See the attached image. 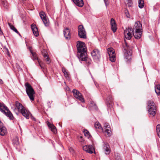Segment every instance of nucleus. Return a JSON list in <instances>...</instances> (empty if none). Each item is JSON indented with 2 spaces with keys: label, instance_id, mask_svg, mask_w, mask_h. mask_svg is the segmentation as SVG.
I'll use <instances>...</instances> for the list:
<instances>
[{
  "label": "nucleus",
  "instance_id": "nucleus-28",
  "mask_svg": "<svg viewBox=\"0 0 160 160\" xmlns=\"http://www.w3.org/2000/svg\"><path fill=\"white\" fill-rule=\"evenodd\" d=\"M155 91L156 93L158 95H160V85L158 84L155 87Z\"/></svg>",
  "mask_w": 160,
  "mask_h": 160
},
{
  "label": "nucleus",
  "instance_id": "nucleus-20",
  "mask_svg": "<svg viewBox=\"0 0 160 160\" xmlns=\"http://www.w3.org/2000/svg\"><path fill=\"white\" fill-rule=\"evenodd\" d=\"M142 31H134L133 32V35L134 38L137 39H139L141 37Z\"/></svg>",
  "mask_w": 160,
  "mask_h": 160
},
{
  "label": "nucleus",
  "instance_id": "nucleus-43",
  "mask_svg": "<svg viewBox=\"0 0 160 160\" xmlns=\"http://www.w3.org/2000/svg\"><path fill=\"white\" fill-rule=\"evenodd\" d=\"M104 1L106 6L107 7L109 4L108 0H104Z\"/></svg>",
  "mask_w": 160,
  "mask_h": 160
},
{
  "label": "nucleus",
  "instance_id": "nucleus-24",
  "mask_svg": "<svg viewBox=\"0 0 160 160\" xmlns=\"http://www.w3.org/2000/svg\"><path fill=\"white\" fill-rule=\"evenodd\" d=\"M15 105L19 111L21 112L22 110L25 108L18 101L15 102Z\"/></svg>",
  "mask_w": 160,
  "mask_h": 160
},
{
  "label": "nucleus",
  "instance_id": "nucleus-29",
  "mask_svg": "<svg viewBox=\"0 0 160 160\" xmlns=\"http://www.w3.org/2000/svg\"><path fill=\"white\" fill-rule=\"evenodd\" d=\"M94 127L96 128H98L101 131H102L103 128L98 122H96L94 124Z\"/></svg>",
  "mask_w": 160,
  "mask_h": 160
},
{
  "label": "nucleus",
  "instance_id": "nucleus-36",
  "mask_svg": "<svg viewBox=\"0 0 160 160\" xmlns=\"http://www.w3.org/2000/svg\"><path fill=\"white\" fill-rule=\"evenodd\" d=\"M84 61L86 62V63L87 64V65H89L91 64L92 62L91 59L88 57L85 59V60H84Z\"/></svg>",
  "mask_w": 160,
  "mask_h": 160
},
{
  "label": "nucleus",
  "instance_id": "nucleus-23",
  "mask_svg": "<svg viewBox=\"0 0 160 160\" xmlns=\"http://www.w3.org/2000/svg\"><path fill=\"white\" fill-rule=\"evenodd\" d=\"M42 54L45 58V60L46 61L47 63L48 64H49L50 62V58L48 57V54H47V52L45 50H43L42 51Z\"/></svg>",
  "mask_w": 160,
  "mask_h": 160
},
{
  "label": "nucleus",
  "instance_id": "nucleus-12",
  "mask_svg": "<svg viewBox=\"0 0 160 160\" xmlns=\"http://www.w3.org/2000/svg\"><path fill=\"white\" fill-rule=\"evenodd\" d=\"M132 29L133 32L134 31H142V25L140 22L139 21L136 22Z\"/></svg>",
  "mask_w": 160,
  "mask_h": 160
},
{
  "label": "nucleus",
  "instance_id": "nucleus-48",
  "mask_svg": "<svg viewBox=\"0 0 160 160\" xmlns=\"http://www.w3.org/2000/svg\"><path fill=\"white\" fill-rule=\"evenodd\" d=\"M58 124H59V125H60V123H59Z\"/></svg>",
  "mask_w": 160,
  "mask_h": 160
},
{
  "label": "nucleus",
  "instance_id": "nucleus-22",
  "mask_svg": "<svg viewBox=\"0 0 160 160\" xmlns=\"http://www.w3.org/2000/svg\"><path fill=\"white\" fill-rule=\"evenodd\" d=\"M42 54L45 58V60L46 61L47 63L48 64H49L50 62V58L48 57V54H47V52L45 50H43L42 51Z\"/></svg>",
  "mask_w": 160,
  "mask_h": 160
},
{
  "label": "nucleus",
  "instance_id": "nucleus-7",
  "mask_svg": "<svg viewBox=\"0 0 160 160\" xmlns=\"http://www.w3.org/2000/svg\"><path fill=\"white\" fill-rule=\"evenodd\" d=\"M133 32L132 28L131 27H128L124 30V33L125 37L128 40H130L132 37V33Z\"/></svg>",
  "mask_w": 160,
  "mask_h": 160
},
{
  "label": "nucleus",
  "instance_id": "nucleus-9",
  "mask_svg": "<svg viewBox=\"0 0 160 160\" xmlns=\"http://www.w3.org/2000/svg\"><path fill=\"white\" fill-rule=\"evenodd\" d=\"M83 149L86 152L90 154L95 153V149L91 145H86L84 146L83 147Z\"/></svg>",
  "mask_w": 160,
  "mask_h": 160
},
{
  "label": "nucleus",
  "instance_id": "nucleus-18",
  "mask_svg": "<svg viewBox=\"0 0 160 160\" xmlns=\"http://www.w3.org/2000/svg\"><path fill=\"white\" fill-rule=\"evenodd\" d=\"M103 128L105 129V132L107 133L108 136H110L111 135V129L108 124L107 123H105Z\"/></svg>",
  "mask_w": 160,
  "mask_h": 160
},
{
  "label": "nucleus",
  "instance_id": "nucleus-27",
  "mask_svg": "<svg viewBox=\"0 0 160 160\" xmlns=\"http://www.w3.org/2000/svg\"><path fill=\"white\" fill-rule=\"evenodd\" d=\"M48 126L51 128V131L54 133L56 134L57 133V131L56 128L53 124H52L48 122Z\"/></svg>",
  "mask_w": 160,
  "mask_h": 160
},
{
  "label": "nucleus",
  "instance_id": "nucleus-45",
  "mask_svg": "<svg viewBox=\"0 0 160 160\" xmlns=\"http://www.w3.org/2000/svg\"><path fill=\"white\" fill-rule=\"evenodd\" d=\"M32 118L33 120L34 121H36V119L32 117Z\"/></svg>",
  "mask_w": 160,
  "mask_h": 160
},
{
  "label": "nucleus",
  "instance_id": "nucleus-35",
  "mask_svg": "<svg viewBox=\"0 0 160 160\" xmlns=\"http://www.w3.org/2000/svg\"><path fill=\"white\" fill-rule=\"evenodd\" d=\"M156 131L158 136L160 138V124H158L156 127Z\"/></svg>",
  "mask_w": 160,
  "mask_h": 160
},
{
  "label": "nucleus",
  "instance_id": "nucleus-39",
  "mask_svg": "<svg viewBox=\"0 0 160 160\" xmlns=\"http://www.w3.org/2000/svg\"><path fill=\"white\" fill-rule=\"evenodd\" d=\"M128 2L127 5L129 7H131L132 5V0H127Z\"/></svg>",
  "mask_w": 160,
  "mask_h": 160
},
{
  "label": "nucleus",
  "instance_id": "nucleus-25",
  "mask_svg": "<svg viewBox=\"0 0 160 160\" xmlns=\"http://www.w3.org/2000/svg\"><path fill=\"white\" fill-rule=\"evenodd\" d=\"M73 2L77 6L82 7L84 4L83 0H72Z\"/></svg>",
  "mask_w": 160,
  "mask_h": 160
},
{
  "label": "nucleus",
  "instance_id": "nucleus-19",
  "mask_svg": "<svg viewBox=\"0 0 160 160\" xmlns=\"http://www.w3.org/2000/svg\"><path fill=\"white\" fill-rule=\"evenodd\" d=\"M110 24L112 30L114 32H115L117 29L116 24L114 19L112 18L111 19Z\"/></svg>",
  "mask_w": 160,
  "mask_h": 160
},
{
  "label": "nucleus",
  "instance_id": "nucleus-1",
  "mask_svg": "<svg viewBox=\"0 0 160 160\" xmlns=\"http://www.w3.org/2000/svg\"><path fill=\"white\" fill-rule=\"evenodd\" d=\"M132 47H129L126 42L122 44V50L127 62H129L132 59Z\"/></svg>",
  "mask_w": 160,
  "mask_h": 160
},
{
  "label": "nucleus",
  "instance_id": "nucleus-38",
  "mask_svg": "<svg viewBox=\"0 0 160 160\" xmlns=\"http://www.w3.org/2000/svg\"><path fill=\"white\" fill-rule=\"evenodd\" d=\"M13 143L14 144L18 145L19 144V142L18 138H15L13 140Z\"/></svg>",
  "mask_w": 160,
  "mask_h": 160
},
{
  "label": "nucleus",
  "instance_id": "nucleus-16",
  "mask_svg": "<svg viewBox=\"0 0 160 160\" xmlns=\"http://www.w3.org/2000/svg\"><path fill=\"white\" fill-rule=\"evenodd\" d=\"M63 34L64 37L66 39L69 40L71 38L70 32L69 29L66 28L63 31Z\"/></svg>",
  "mask_w": 160,
  "mask_h": 160
},
{
  "label": "nucleus",
  "instance_id": "nucleus-14",
  "mask_svg": "<svg viewBox=\"0 0 160 160\" xmlns=\"http://www.w3.org/2000/svg\"><path fill=\"white\" fill-rule=\"evenodd\" d=\"M30 52L32 54V58L33 60H37L38 61V64H39V66H40L42 68H44V65L43 64H41L40 63V61L39 59L37 57V56L36 55V54L35 52H33L31 50H30Z\"/></svg>",
  "mask_w": 160,
  "mask_h": 160
},
{
  "label": "nucleus",
  "instance_id": "nucleus-8",
  "mask_svg": "<svg viewBox=\"0 0 160 160\" xmlns=\"http://www.w3.org/2000/svg\"><path fill=\"white\" fill-rule=\"evenodd\" d=\"M74 96L77 99H79L80 101L82 102H84V100L83 98L82 94L78 90L74 89L72 91Z\"/></svg>",
  "mask_w": 160,
  "mask_h": 160
},
{
  "label": "nucleus",
  "instance_id": "nucleus-17",
  "mask_svg": "<svg viewBox=\"0 0 160 160\" xmlns=\"http://www.w3.org/2000/svg\"><path fill=\"white\" fill-rule=\"evenodd\" d=\"M78 57L80 61H84L87 57L86 56V51L78 52Z\"/></svg>",
  "mask_w": 160,
  "mask_h": 160
},
{
  "label": "nucleus",
  "instance_id": "nucleus-32",
  "mask_svg": "<svg viewBox=\"0 0 160 160\" xmlns=\"http://www.w3.org/2000/svg\"><path fill=\"white\" fill-rule=\"evenodd\" d=\"M115 53L109 55V59L110 61L112 62H114L116 60Z\"/></svg>",
  "mask_w": 160,
  "mask_h": 160
},
{
  "label": "nucleus",
  "instance_id": "nucleus-21",
  "mask_svg": "<svg viewBox=\"0 0 160 160\" xmlns=\"http://www.w3.org/2000/svg\"><path fill=\"white\" fill-rule=\"evenodd\" d=\"M31 28L33 31V33L34 35L37 37L39 35V33L37 28L36 27L35 24H32L31 26Z\"/></svg>",
  "mask_w": 160,
  "mask_h": 160
},
{
  "label": "nucleus",
  "instance_id": "nucleus-41",
  "mask_svg": "<svg viewBox=\"0 0 160 160\" xmlns=\"http://www.w3.org/2000/svg\"><path fill=\"white\" fill-rule=\"evenodd\" d=\"M90 106L91 107H93L94 108L96 109L97 108V107L96 106V104H95L93 102H91L90 103Z\"/></svg>",
  "mask_w": 160,
  "mask_h": 160
},
{
  "label": "nucleus",
  "instance_id": "nucleus-2",
  "mask_svg": "<svg viewBox=\"0 0 160 160\" xmlns=\"http://www.w3.org/2000/svg\"><path fill=\"white\" fill-rule=\"evenodd\" d=\"M0 111L6 116L8 117L10 119L13 120L14 119L12 114L8 107L4 103L1 102H0Z\"/></svg>",
  "mask_w": 160,
  "mask_h": 160
},
{
  "label": "nucleus",
  "instance_id": "nucleus-31",
  "mask_svg": "<svg viewBox=\"0 0 160 160\" xmlns=\"http://www.w3.org/2000/svg\"><path fill=\"white\" fill-rule=\"evenodd\" d=\"M107 51L109 55L115 54L114 49L112 48H108Z\"/></svg>",
  "mask_w": 160,
  "mask_h": 160
},
{
  "label": "nucleus",
  "instance_id": "nucleus-40",
  "mask_svg": "<svg viewBox=\"0 0 160 160\" xmlns=\"http://www.w3.org/2000/svg\"><path fill=\"white\" fill-rule=\"evenodd\" d=\"M107 100L108 101L109 103L110 102H111L112 100V96H109L107 98Z\"/></svg>",
  "mask_w": 160,
  "mask_h": 160
},
{
  "label": "nucleus",
  "instance_id": "nucleus-13",
  "mask_svg": "<svg viewBox=\"0 0 160 160\" xmlns=\"http://www.w3.org/2000/svg\"><path fill=\"white\" fill-rule=\"evenodd\" d=\"M6 128L3 126V123L0 121V135L3 136L7 133Z\"/></svg>",
  "mask_w": 160,
  "mask_h": 160
},
{
  "label": "nucleus",
  "instance_id": "nucleus-42",
  "mask_svg": "<svg viewBox=\"0 0 160 160\" xmlns=\"http://www.w3.org/2000/svg\"><path fill=\"white\" fill-rule=\"evenodd\" d=\"M125 14L127 18H130V15L128 11V10H127L125 11Z\"/></svg>",
  "mask_w": 160,
  "mask_h": 160
},
{
  "label": "nucleus",
  "instance_id": "nucleus-30",
  "mask_svg": "<svg viewBox=\"0 0 160 160\" xmlns=\"http://www.w3.org/2000/svg\"><path fill=\"white\" fill-rule=\"evenodd\" d=\"M62 71L63 73L64 74V76L67 79L69 78V77L68 76V71L64 68H62Z\"/></svg>",
  "mask_w": 160,
  "mask_h": 160
},
{
  "label": "nucleus",
  "instance_id": "nucleus-33",
  "mask_svg": "<svg viewBox=\"0 0 160 160\" xmlns=\"http://www.w3.org/2000/svg\"><path fill=\"white\" fill-rule=\"evenodd\" d=\"M144 2L143 0H139L138 7L140 8H143L144 6Z\"/></svg>",
  "mask_w": 160,
  "mask_h": 160
},
{
  "label": "nucleus",
  "instance_id": "nucleus-6",
  "mask_svg": "<svg viewBox=\"0 0 160 160\" xmlns=\"http://www.w3.org/2000/svg\"><path fill=\"white\" fill-rule=\"evenodd\" d=\"M77 47L78 52L86 51V48L85 43L81 41H78L77 42Z\"/></svg>",
  "mask_w": 160,
  "mask_h": 160
},
{
  "label": "nucleus",
  "instance_id": "nucleus-37",
  "mask_svg": "<svg viewBox=\"0 0 160 160\" xmlns=\"http://www.w3.org/2000/svg\"><path fill=\"white\" fill-rule=\"evenodd\" d=\"M84 134L86 136L88 137V138H90L91 137L90 135L89 132L87 130H85L83 132Z\"/></svg>",
  "mask_w": 160,
  "mask_h": 160
},
{
  "label": "nucleus",
  "instance_id": "nucleus-5",
  "mask_svg": "<svg viewBox=\"0 0 160 160\" xmlns=\"http://www.w3.org/2000/svg\"><path fill=\"white\" fill-rule=\"evenodd\" d=\"M78 35L79 37L82 38H86V33L83 26L80 25L78 27Z\"/></svg>",
  "mask_w": 160,
  "mask_h": 160
},
{
  "label": "nucleus",
  "instance_id": "nucleus-47",
  "mask_svg": "<svg viewBox=\"0 0 160 160\" xmlns=\"http://www.w3.org/2000/svg\"><path fill=\"white\" fill-rule=\"evenodd\" d=\"M50 103V101H48V103Z\"/></svg>",
  "mask_w": 160,
  "mask_h": 160
},
{
  "label": "nucleus",
  "instance_id": "nucleus-3",
  "mask_svg": "<svg viewBox=\"0 0 160 160\" xmlns=\"http://www.w3.org/2000/svg\"><path fill=\"white\" fill-rule=\"evenodd\" d=\"M148 113L150 117H153L156 113V107L155 103L153 101H149L148 104Z\"/></svg>",
  "mask_w": 160,
  "mask_h": 160
},
{
  "label": "nucleus",
  "instance_id": "nucleus-11",
  "mask_svg": "<svg viewBox=\"0 0 160 160\" xmlns=\"http://www.w3.org/2000/svg\"><path fill=\"white\" fill-rule=\"evenodd\" d=\"M39 15L45 25L46 26H48L49 20L46 18L45 13L41 11L39 12Z\"/></svg>",
  "mask_w": 160,
  "mask_h": 160
},
{
  "label": "nucleus",
  "instance_id": "nucleus-26",
  "mask_svg": "<svg viewBox=\"0 0 160 160\" xmlns=\"http://www.w3.org/2000/svg\"><path fill=\"white\" fill-rule=\"evenodd\" d=\"M21 112L25 117L27 119H28L29 118V113L27 111L25 108L23 110H22Z\"/></svg>",
  "mask_w": 160,
  "mask_h": 160
},
{
  "label": "nucleus",
  "instance_id": "nucleus-15",
  "mask_svg": "<svg viewBox=\"0 0 160 160\" xmlns=\"http://www.w3.org/2000/svg\"><path fill=\"white\" fill-rule=\"evenodd\" d=\"M103 148L106 154L108 155L111 152V149L108 143L106 142L104 143Z\"/></svg>",
  "mask_w": 160,
  "mask_h": 160
},
{
  "label": "nucleus",
  "instance_id": "nucleus-34",
  "mask_svg": "<svg viewBox=\"0 0 160 160\" xmlns=\"http://www.w3.org/2000/svg\"><path fill=\"white\" fill-rule=\"evenodd\" d=\"M9 25L10 28L12 30H13V31L15 32L16 33L20 35L19 32L18 31L17 29L15 28L14 26H13V25H11L10 23H9Z\"/></svg>",
  "mask_w": 160,
  "mask_h": 160
},
{
  "label": "nucleus",
  "instance_id": "nucleus-46",
  "mask_svg": "<svg viewBox=\"0 0 160 160\" xmlns=\"http://www.w3.org/2000/svg\"><path fill=\"white\" fill-rule=\"evenodd\" d=\"M2 33V32H1V29L0 28V34H1Z\"/></svg>",
  "mask_w": 160,
  "mask_h": 160
},
{
  "label": "nucleus",
  "instance_id": "nucleus-44",
  "mask_svg": "<svg viewBox=\"0 0 160 160\" xmlns=\"http://www.w3.org/2000/svg\"><path fill=\"white\" fill-rule=\"evenodd\" d=\"M2 80L0 79V83H2Z\"/></svg>",
  "mask_w": 160,
  "mask_h": 160
},
{
  "label": "nucleus",
  "instance_id": "nucleus-4",
  "mask_svg": "<svg viewBox=\"0 0 160 160\" xmlns=\"http://www.w3.org/2000/svg\"><path fill=\"white\" fill-rule=\"evenodd\" d=\"M26 87V93L29 98L30 99L31 101L34 100V94H35V92L31 86L28 82L26 83L25 84Z\"/></svg>",
  "mask_w": 160,
  "mask_h": 160
},
{
  "label": "nucleus",
  "instance_id": "nucleus-10",
  "mask_svg": "<svg viewBox=\"0 0 160 160\" xmlns=\"http://www.w3.org/2000/svg\"><path fill=\"white\" fill-rule=\"evenodd\" d=\"M91 54L93 59L96 60H99L101 57L100 52L97 49H94L91 52Z\"/></svg>",
  "mask_w": 160,
  "mask_h": 160
}]
</instances>
